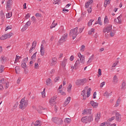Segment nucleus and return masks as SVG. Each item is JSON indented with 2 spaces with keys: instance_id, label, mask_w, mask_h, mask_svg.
I'll use <instances>...</instances> for the list:
<instances>
[{
  "instance_id": "26",
  "label": "nucleus",
  "mask_w": 126,
  "mask_h": 126,
  "mask_svg": "<svg viewBox=\"0 0 126 126\" xmlns=\"http://www.w3.org/2000/svg\"><path fill=\"white\" fill-rule=\"evenodd\" d=\"M81 63H82V64H84L85 63V57H84V56H83V57H81L80 59Z\"/></svg>"
},
{
  "instance_id": "16",
  "label": "nucleus",
  "mask_w": 126,
  "mask_h": 126,
  "mask_svg": "<svg viewBox=\"0 0 126 126\" xmlns=\"http://www.w3.org/2000/svg\"><path fill=\"white\" fill-rule=\"evenodd\" d=\"M90 104L94 108H97L98 107V103L95 102L94 101H91Z\"/></svg>"
},
{
  "instance_id": "23",
  "label": "nucleus",
  "mask_w": 126,
  "mask_h": 126,
  "mask_svg": "<svg viewBox=\"0 0 126 126\" xmlns=\"http://www.w3.org/2000/svg\"><path fill=\"white\" fill-rule=\"evenodd\" d=\"M87 90V97L88 98V97L90 96V95H91V89L90 88Z\"/></svg>"
},
{
  "instance_id": "10",
  "label": "nucleus",
  "mask_w": 126,
  "mask_h": 126,
  "mask_svg": "<svg viewBox=\"0 0 126 126\" xmlns=\"http://www.w3.org/2000/svg\"><path fill=\"white\" fill-rule=\"evenodd\" d=\"M89 87L86 86L85 87L84 89L82 91L81 93V95L83 96V101H85L86 100V93L85 92L86 90H87L88 89Z\"/></svg>"
},
{
  "instance_id": "42",
  "label": "nucleus",
  "mask_w": 126,
  "mask_h": 126,
  "mask_svg": "<svg viewBox=\"0 0 126 126\" xmlns=\"http://www.w3.org/2000/svg\"><path fill=\"white\" fill-rule=\"evenodd\" d=\"M9 83L7 82V83H4V85L5 86V89H7L9 86Z\"/></svg>"
},
{
  "instance_id": "39",
  "label": "nucleus",
  "mask_w": 126,
  "mask_h": 126,
  "mask_svg": "<svg viewBox=\"0 0 126 126\" xmlns=\"http://www.w3.org/2000/svg\"><path fill=\"white\" fill-rule=\"evenodd\" d=\"M120 102H121V99L120 98H119L117 100L116 104L115 105V107H118L120 105Z\"/></svg>"
},
{
  "instance_id": "22",
  "label": "nucleus",
  "mask_w": 126,
  "mask_h": 126,
  "mask_svg": "<svg viewBox=\"0 0 126 126\" xmlns=\"http://www.w3.org/2000/svg\"><path fill=\"white\" fill-rule=\"evenodd\" d=\"M15 69L16 73H17V74H18V73L20 72V67L17 66L15 67Z\"/></svg>"
},
{
  "instance_id": "37",
  "label": "nucleus",
  "mask_w": 126,
  "mask_h": 126,
  "mask_svg": "<svg viewBox=\"0 0 126 126\" xmlns=\"http://www.w3.org/2000/svg\"><path fill=\"white\" fill-rule=\"evenodd\" d=\"M59 33L62 34V33H63V26L60 27L59 29Z\"/></svg>"
},
{
  "instance_id": "44",
  "label": "nucleus",
  "mask_w": 126,
  "mask_h": 126,
  "mask_svg": "<svg viewBox=\"0 0 126 126\" xmlns=\"http://www.w3.org/2000/svg\"><path fill=\"white\" fill-rule=\"evenodd\" d=\"M49 103H50V105H51V106H53V105H54V104H55L56 103V101H55L53 99H50V101H49Z\"/></svg>"
},
{
  "instance_id": "15",
  "label": "nucleus",
  "mask_w": 126,
  "mask_h": 126,
  "mask_svg": "<svg viewBox=\"0 0 126 126\" xmlns=\"http://www.w3.org/2000/svg\"><path fill=\"white\" fill-rule=\"evenodd\" d=\"M118 81H119V78H118V76H117V75H114L113 78V80H112L113 83H114V84H117Z\"/></svg>"
},
{
  "instance_id": "11",
  "label": "nucleus",
  "mask_w": 126,
  "mask_h": 126,
  "mask_svg": "<svg viewBox=\"0 0 126 126\" xmlns=\"http://www.w3.org/2000/svg\"><path fill=\"white\" fill-rule=\"evenodd\" d=\"M92 109H86L83 111V115H91Z\"/></svg>"
},
{
  "instance_id": "18",
  "label": "nucleus",
  "mask_w": 126,
  "mask_h": 126,
  "mask_svg": "<svg viewBox=\"0 0 126 126\" xmlns=\"http://www.w3.org/2000/svg\"><path fill=\"white\" fill-rule=\"evenodd\" d=\"M94 60V55L93 54L89 59V60L87 62V63H92V61H93Z\"/></svg>"
},
{
  "instance_id": "4",
  "label": "nucleus",
  "mask_w": 126,
  "mask_h": 126,
  "mask_svg": "<svg viewBox=\"0 0 126 126\" xmlns=\"http://www.w3.org/2000/svg\"><path fill=\"white\" fill-rule=\"evenodd\" d=\"M87 82V79L86 78L78 79L76 81V85L78 86H83Z\"/></svg>"
},
{
  "instance_id": "34",
  "label": "nucleus",
  "mask_w": 126,
  "mask_h": 126,
  "mask_svg": "<svg viewBox=\"0 0 126 126\" xmlns=\"http://www.w3.org/2000/svg\"><path fill=\"white\" fill-rule=\"evenodd\" d=\"M126 82H123L122 83V88H121V89L122 90H125V89H126Z\"/></svg>"
},
{
  "instance_id": "48",
  "label": "nucleus",
  "mask_w": 126,
  "mask_h": 126,
  "mask_svg": "<svg viewBox=\"0 0 126 126\" xmlns=\"http://www.w3.org/2000/svg\"><path fill=\"white\" fill-rule=\"evenodd\" d=\"M93 21H94V20H90L89 22L88 23V26H91V25H92V23L93 22Z\"/></svg>"
},
{
  "instance_id": "63",
  "label": "nucleus",
  "mask_w": 126,
  "mask_h": 126,
  "mask_svg": "<svg viewBox=\"0 0 126 126\" xmlns=\"http://www.w3.org/2000/svg\"><path fill=\"white\" fill-rule=\"evenodd\" d=\"M39 67V64L38 63H35L34 64V68H38Z\"/></svg>"
},
{
  "instance_id": "9",
  "label": "nucleus",
  "mask_w": 126,
  "mask_h": 126,
  "mask_svg": "<svg viewBox=\"0 0 126 126\" xmlns=\"http://www.w3.org/2000/svg\"><path fill=\"white\" fill-rule=\"evenodd\" d=\"M12 5V0H8L6 2V10L7 11H9L11 9Z\"/></svg>"
},
{
  "instance_id": "43",
  "label": "nucleus",
  "mask_w": 126,
  "mask_h": 126,
  "mask_svg": "<svg viewBox=\"0 0 126 126\" xmlns=\"http://www.w3.org/2000/svg\"><path fill=\"white\" fill-rule=\"evenodd\" d=\"M4 70V66L3 65H0V72L1 73Z\"/></svg>"
},
{
  "instance_id": "50",
  "label": "nucleus",
  "mask_w": 126,
  "mask_h": 126,
  "mask_svg": "<svg viewBox=\"0 0 126 126\" xmlns=\"http://www.w3.org/2000/svg\"><path fill=\"white\" fill-rule=\"evenodd\" d=\"M121 20H120L118 18L115 19L114 20V22H116V23H121Z\"/></svg>"
},
{
  "instance_id": "61",
  "label": "nucleus",
  "mask_w": 126,
  "mask_h": 126,
  "mask_svg": "<svg viewBox=\"0 0 126 126\" xmlns=\"http://www.w3.org/2000/svg\"><path fill=\"white\" fill-rule=\"evenodd\" d=\"M105 84H106V82H102L100 84V88H102V87H103V86H104V85H105Z\"/></svg>"
},
{
  "instance_id": "17",
  "label": "nucleus",
  "mask_w": 126,
  "mask_h": 126,
  "mask_svg": "<svg viewBox=\"0 0 126 126\" xmlns=\"http://www.w3.org/2000/svg\"><path fill=\"white\" fill-rule=\"evenodd\" d=\"M52 63H51V65L53 66V65H55V64H56L57 63V58H53L52 59Z\"/></svg>"
},
{
  "instance_id": "21",
  "label": "nucleus",
  "mask_w": 126,
  "mask_h": 126,
  "mask_svg": "<svg viewBox=\"0 0 126 126\" xmlns=\"http://www.w3.org/2000/svg\"><path fill=\"white\" fill-rule=\"evenodd\" d=\"M100 118H101V115H100V113H97V116L95 119L96 122H98L99 120H100Z\"/></svg>"
},
{
  "instance_id": "31",
  "label": "nucleus",
  "mask_w": 126,
  "mask_h": 126,
  "mask_svg": "<svg viewBox=\"0 0 126 126\" xmlns=\"http://www.w3.org/2000/svg\"><path fill=\"white\" fill-rule=\"evenodd\" d=\"M64 123H65L66 124H70V122H71V119H69V118H66L64 121Z\"/></svg>"
},
{
  "instance_id": "51",
  "label": "nucleus",
  "mask_w": 126,
  "mask_h": 126,
  "mask_svg": "<svg viewBox=\"0 0 126 126\" xmlns=\"http://www.w3.org/2000/svg\"><path fill=\"white\" fill-rule=\"evenodd\" d=\"M115 120V117H112L111 118H109L107 122H112Z\"/></svg>"
},
{
  "instance_id": "8",
  "label": "nucleus",
  "mask_w": 126,
  "mask_h": 126,
  "mask_svg": "<svg viewBox=\"0 0 126 126\" xmlns=\"http://www.w3.org/2000/svg\"><path fill=\"white\" fill-rule=\"evenodd\" d=\"M112 31V25H108L106 27L104 28L103 29V32L106 33L107 32V33H110Z\"/></svg>"
},
{
  "instance_id": "19",
  "label": "nucleus",
  "mask_w": 126,
  "mask_h": 126,
  "mask_svg": "<svg viewBox=\"0 0 126 126\" xmlns=\"http://www.w3.org/2000/svg\"><path fill=\"white\" fill-rule=\"evenodd\" d=\"M46 85H47V86H50V85L51 84V83H52V82H53V81L50 78H48L47 79H46Z\"/></svg>"
},
{
  "instance_id": "5",
  "label": "nucleus",
  "mask_w": 126,
  "mask_h": 126,
  "mask_svg": "<svg viewBox=\"0 0 126 126\" xmlns=\"http://www.w3.org/2000/svg\"><path fill=\"white\" fill-rule=\"evenodd\" d=\"M52 121L56 125H58L59 126H61V125H63V119L61 118H59L58 117H53L52 119Z\"/></svg>"
},
{
  "instance_id": "35",
  "label": "nucleus",
  "mask_w": 126,
  "mask_h": 126,
  "mask_svg": "<svg viewBox=\"0 0 126 126\" xmlns=\"http://www.w3.org/2000/svg\"><path fill=\"white\" fill-rule=\"evenodd\" d=\"M21 66L22 67H23V68H24V71H25L26 69V63L23 62L21 64Z\"/></svg>"
},
{
  "instance_id": "2",
  "label": "nucleus",
  "mask_w": 126,
  "mask_h": 126,
  "mask_svg": "<svg viewBox=\"0 0 126 126\" xmlns=\"http://www.w3.org/2000/svg\"><path fill=\"white\" fill-rule=\"evenodd\" d=\"M28 100H26L24 98H22L19 104V108L20 109H21V110H24L26 107H27L28 105Z\"/></svg>"
},
{
  "instance_id": "6",
  "label": "nucleus",
  "mask_w": 126,
  "mask_h": 126,
  "mask_svg": "<svg viewBox=\"0 0 126 126\" xmlns=\"http://www.w3.org/2000/svg\"><path fill=\"white\" fill-rule=\"evenodd\" d=\"M13 36V33L12 32H9L8 33L5 34L1 36L0 37V40H5L7 39V38H10V37Z\"/></svg>"
},
{
  "instance_id": "55",
  "label": "nucleus",
  "mask_w": 126,
  "mask_h": 126,
  "mask_svg": "<svg viewBox=\"0 0 126 126\" xmlns=\"http://www.w3.org/2000/svg\"><path fill=\"white\" fill-rule=\"evenodd\" d=\"M63 13H65V11H67V12H68L69 10L67 9H65V8H63Z\"/></svg>"
},
{
  "instance_id": "1",
  "label": "nucleus",
  "mask_w": 126,
  "mask_h": 126,
  "mask_svg": "<svg viewBox=\"0 0 126 126\" xmlns=\"http://www.w3.org/2000/svg\"><path fill=\"white\" fill-rule=\"evenodd\" d=\"M78 30V28L76 27L74 29H72L70 32V36L72 37L73 40H74L76 38L78 34H79V32L77 31Z\"/></svg>"
},
{
  "instance_id": "33",
  "label": "nucleus",
  "mask_w": 126,
  "mask_h": 126,
  "mask_svg": "<svg viewBox=\"0 0 126 126\" xmlns=\"http://www.w3.org/2000/svg\"><path fill=\"white\" fill-rule=\"evenodd\" d=\"M61 77L60 76H57L54 79V82L56 83V82H59L60 81Z\"/></svg>"
},
{
  "instance_id": "45",
  "label": "nucleus",
  "mask_w": 126,
  "mask_h": 126,
  "mask_svg": "<svg viewBox=\"0 0 126 126\" xmlns=\"http://www.w3.org/2000/svg\"><path fill=\"white\" fill-rule=\"evenodd\" d=\"M80 50L81 51H82V52H84L85 50V45H82L81 47Z\"/></svg>"
},
{
  "instance_id": "49",
  "label": "nucleus",
  "mask_w": 126,
  "mask_h": 126,
  "mask_svg": "<svg viewBox=\"0 0 126 126\" xmlns=\"http://www.w3.org/2000/svg\"><path fill=\"white\" fill-rule=\"evenodd\" d=\"M28 28V27H27V26H25L24 27H23V28L22 29V31L23 32H24V31H26V30Z\"/></svg>"
},
{
  "instance_id": "3",
  "label": "nucleus",
  "mask_w": 126,
  "mask_h": 126,
  "mask_svg": "<svg viewBox=\"0 0 126 126\" xmlns=\"http://www.w3.org/2000/svg\"><path fill=\"white\" fill-rule=\"evenodd\" d=\"M81 121L82 123H84V124L91 123V122H93V116L91 115L90 116L84 117L81 119Z\"/></svg>"
},
{
  "instance_id": "38",
  "label": "nucleus",
  "mask_w": 126,
  "mask_h": 126,
  "mask_svg": "<svg viewBox=\"0 0 126 126\" xmlns=\"http://www.w3.org/2000/svg\"><path fill=\"white\" fill-rule=\"evenodd\" d=\"M115 34H116V31H113L110 32V35L111 37H114V36H115Z\"/></svg>"
},
{
  "instance_id": "27",
  "label": "nucleus",
  "mask_w": 126,
  "mask_h": 126,
  "mask_svg": "<svg viewBox=\"0 0 126 126\" xmlns=\"http://www.w3.org/2000/svg\"><path fill=\"white\" fill-rule=\"evenodd\" d=\"M6 18H10L12 16V12H9L6 14Z\"/></svg>"
},
{
  "instance_id": "36",
  "label": "nucleus",
  "mask_w": 126,
  "mask_h": 126,
  "mask_svg": "<svg viewBox=\"0 0 126 126\" xmlns=\"http://www.w3.org/2000/svg\"><path fill=\"white\" fill-rule=\"evenodd\" d=\"M110 3V0H105L104 1V6L105 7H107V5L109 4Z\"/></svg>"
},
{
  "instance_id": "56",
  "label": "nucleus",
  "mask_w": 126,
  "mask_h": 126,
  "mask_svg": "<svg viewBox=\"0 0 126 126\" xmlns=\"http://www.w3.org/2000/svg\"><path fill=\"white\" fill-rule=\"evenodd\" d=\"M1 62L2 63H3L5 61V57H3V56H1Z\"/></svg>"
},
{
  "instance_id": "29",
  "label": "nucleus",
  "mask_w": 126,
  "mask_h": 126,
  "mask_svg": "<svg viewBox=\"0 0 126 126\" xmlns=\"http://www.w3.org/2000/svg\"><path fill=\"white\" fill-rule=\"evenodd\" d=\"M34 126H42V124L39 121H36L35 123L34 124Z\"/></svg>"
},
{
  "instance_id": "7",
  "label": "nucleus",
  "mask_w": 126,
  "mask_h": 126,
  "mask_svg": "<svg viewBox=\"0 0 126 126\" xmlns=\"http://www.w3.org/2000/svg\"><path fill=\"white\" fill-rule=\"evenodd\" d=\"M67 39V33H65L62 36V37L61 38L59 42L60 44H63V42H65V41H66Z\"/></svg>"
},
{
  "instance_id": "12",
  "label": "nucleus",
  "mask_w": 126,
  "mask_h": 126,
  "mask_svg": "<svg viewBox=\"0 0 126 126\" xmlns=\"http://www.w3.org/2000/svg\"><path fill=\"white\" fill-rule=\"evenodd\" d=\"M80 65H81L80 64V61H79V59H77L74 64L75 69L76 70V69H77L80 66Z\"/></svg>"
},
{
  "instance_id": "14",
  "label": "nucleus",
  "mask_w": 126,
  "mask_h": 126,
  "mask_svg": "<svg viewBox=\"0 0 126 126\" xmlns=\"http://www.w3.org/2000/svg\"><path fill=\"white\" fill-rule=\"evenodd\" d=\"M66 63H67V59L64 58L63 61L62 62V63H61V65L62 67H63V68H65V65H66Z\"/></svg>"
},
{
  "instance_id": "24",
  "label": "nucleus",
  "mask_w": 126,
  "mask_h": 126,
  "mask_svg": "<svg viewBox=\"0 0 126 126\" xmlns=\"http://www.w3.org/2000/svg\"><path fill=\"white\" fill-rule=\"evenodd\" d=\"M0 15L2 19H4V18H5V16L4 15V12H3V10H1Z\"/></svg>"
},
{
  "instance_id": "52",
  "label": "nucleus",
  "mask_w": 126,
  "mask_h": 126,
  "mask_svg": "<svg viewBox=\"0 0 126 126\" xmlns=\"http://www.w3.org/2000/svg\"><path fill=\"white\" fill-rule=\"evenodd\" d=\"M9 29H12V27L11 26H8L5 28V31H7Z\"/></svg>"
},
{
  "instance_id": "47",
  "label": "nucleus",
  "mask_w": 126,
  "mask_h": 126,
  "mask_svg": "<svg viewBox=\"0 0 126 126\" xmlns=\"http://www.w3.org/2000/svg\"><path fill=\"white\" fill-rule=\"evenodd\" d=\"M30 25H31V22L30 21H28L25 25V26H27V27H29Z\"/></svg>"
},
{
  "instance_id": "59",
  "label": "nucleus",
  "mask_w": 126,
  "mask_h": 126,
  "mask_svg": "<svg viewBox=\"0 0 126 126\" xmlns=\"http://www.w3.org/2000/svg\"><path fill=\"white\" fill-rule=\"evenodd\" d=\"M40 50H43V51L45 50V47H44V44H41V46H40Z\"/></svg>"
},
{
  "instance_id": "58",
  "label": "nucleus",
  "mask_w": 126,
  "mask_h": 126,
  "mask_svg": "<svg viewBox=\"0 0 126 126\" xmlns=\"http://www.w3.org/2000/svg\"><path fill=\"white\" fill-rule=\"evenodd\" d=\"M40 55H41V56H44V55H45V50L40 49Z\"/></svg>"
},
{
  "instance_id": "30",
  "label": "nucleus",
  "mask_w": 126,
  "mask_h": 126,
  "mask_svg": "<svg viewBox=\"0 0 126 126\" xmlns=\"http://www.w3.org/2000/svg\"><path fill=\"white\" fill-rule=\"evenodd\" d=\"M55 71H56V70H55V69H53L51 70V71L49 73V75H50L51 77H53V74L55 73Z\"/></svg>"
},
{
  "instance_id": "53",
  "label": "nucleus",
  "mask_w": 126,
  "mask_h": 126,
  "mask_svg": "<svg viewBox=\"0 0 126 126\" xmlns=\"http://www.w3.org/2000/svg\"><path fill=\"white\" fill-rule=\"evenodd\" d=\"M35 16L36 17H42V14L39 13H36L35 14Z\"/></svg>"
},
{
  "instance_id": "62",
  "label": "nucleus",
  "mask_w": 126,
  "mask_h": 126,
  "mask_svg": "<svg viewBox=\"0 0 126 126\" xmlns=\"http://www.w3.org/2000/svg\"><path fill=\"white\" fill-rule=\"evenodd\" d=\"M30 17V14L28 13L26 15L25 18L26 19H28Z\"/></svg>"
},
{
  "instance_id": "40",
  "label": "nucleus",
  "mask_w": 126,
  "mask_h": 126,
  "mask_svg": "<svg viewBox=\"0 0 126 126\" xmlns=\"http://www.w3.org/2000/svg\"><path fill=\"white\" fill-rule=\"evenodd\" d=\"M98 24L99 25H102V21H101V17H99L98 18V20H97Z\"/></svg>"
},
{
  "instance_id": "13",
  "label": "nucleus",
  "mask_w": 126,
  "mask_h": 126,
  "mask_svg": "<svg viewBox=\"0 0 126 126\" xmlns=\"http://www.w3.org/2000/svg\"><path fill=\"white\" fill-rule=\"evenodd\" d=\"M115 116H116V120L117 122H121V121H122V116L121 114H120V113L118 112L116 113L115 114Z\"/></svg>"
},
{
  "instance_id": "32",
  "label": "nucleus",
  "mask_w": 126,
  "mask_h": 126,
  "mask_svg": "<svg viewBox=\"0 0 126 126\" xmlns=\"http://www.w3.org/2000/svg\"><path fill=\"white\" fill-rule=\"evenodd\" d=\"M112 95V92L111 93H108V92H105L104 94V96H105V97H109L110 96Z\"/></svg>"
},
{
  "instance_id": "41",
  "label": "nucleus",
  "mask_w": 126,
  "mask_h": 126,
  "mask_svg": "<svg viewBox=\"0 0 126 126\" xmlns=\"http://www.w3.org/2000/svg\"><path fill=\"white\" fill-rule=\"evenodd\" d=\"M104 22L105 24H106V23H108V22H109V20L108 19V16H105Z\"/></svg>"
},
{
  "instance_id": "25",
  "label": "nucleus",
  "mask_w": 126,
  "mask_h": 126,
  "mask_svg": "<svg viewBox=\"0 0 126 126\" xmlns=\"http://www.w3.org/2000/svg\"><path fill=\"white\" fill-rule=\"evenodd\" d=\"M57 25H58V23H55V21H54L51 26H50V29H53V28H55V27H56Z\"/></svg>"
},
{
  "instance_id": "20",
  "label": "nucleus",
  "mask_w": 126,
  "mask_h": 126,
  "mask_svg": "<svg viewBox=\"0 0 126 126\" xmlns=\"http://www.w3.org/2000/svg\"><path fill=\"white\" fill-rule=\"evenodd\" d=\"M37 52L34 53L33 55L32 56L31 61H33V62H35L36 61V54Z\"/></svg>"
},
{
  "instance_id": "60",
  "label": "nucleus",
  "mask_w": 126,
  "mask_h": 126,
  "mask_svg": "<svg viewBox=\"0 0 126 126\" xmlns=\"http://www.w3.org/2000/svg\"><path fill=\"white\" fill-rule=\"evenodd\" d=\"M36 45H37V42L36 41H33L32 47H34V48L36 47Z\"/></svg>"
},
{
  "instance_id": "57",
  "label": "nucleus",
  "mask_w": 126,
  "mask_h": 126,
  "mask_svg": "<svg viewBox=\"0 0 126 126\" xmlns=\"http://www.w3.org/2000/svg\"><path fill=\"white\" fill-rule=\"evenodd\" d=\"M68 104H69V102L65 101L64 103H63V106L65 107V106H67V105H68Z\"/></svg>"
},
{
  "instance_id": "54",
  "label": "nucleus",
  "mask_w": 126,
  "mask_h": 126,
  "mask_svg": "<svg viewBox=\"0 0 126 126\" xmlns=\"http://www.w3.org/2000/svg\"><path fill=\"white\" fill-rule=\"evenodd\" d=\"M71 100V97L70 96L68 97L66 99V102H68L69 103L70 102V100Z\"/></svg>"
},
{
  "instance_id": "46",
  "label": "nucleus",
  "mask_w": 126,
  "mask_h": 126,
  "mask_svg": "<svg viewBox=\"0 0 126 126\" xmlns=\"http://www.w3.org/2000/svg\"><path fill=\"white\" fill-rule=\"evenodd\" d=\"M5 82H4V79L2 78L0 80V85H2V84H4Z\"/></svg>"
},
{
  "instance_id": "28",
  "label": "nucleus",
  "mask_w": 126,
  "mask_h": 126,
  "mask_svg": "<svg viewBox=\"0 0 126 126\" xmlns=\"http://www.w3.org/2000/svg\"><path fill=\"white\" fill-rule=\"evenodd\" d=\"M19 59H21V57L16 55L14 63H18V62L19 61Z\"/></svg>"
},
{
  "instance_id": "64",
  "label": "nucleus",
  "mask_w": 126,
  "mask_h": 126,
  "mask_svg": "<svg viewBox=\"0 0 126 126\" xmlns=\"http://www.w3.org/2000/svg\"><path fill=\"white\" fill-rule=\"evenodd\" d=\"M89 4H91L92 3H93V0H89L88 2H87Z\"/></svg>"
}]
</instances>
